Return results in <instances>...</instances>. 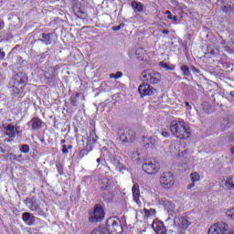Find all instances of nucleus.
I'll use <instances>...</instances> for the list:
<instances>
[{"label": "nucleus", "mask_w": 234, "mask_h": 234, "mask_svg": "<svg viewBox=\"0 0 234 234\" xmlns=\"http://www.w3.org/2000/svg\"><path fill=\"white\" fill-rule=\"evenodd\" d=\"M170 133L178 140L191 138V128L185 122H176L170 125Z\"/></svg>", "instance_id": "1"}, {"label": "nucleus", "mask_w": 234, "mask_h": 234, "mask_svg": "<svg viewBox=\"0 0 234 234\" xmlns=\"http://www.w3.org/2000/svg\"><path fill=\"white\" fill-rule=\"evenodd\" d=\"M14 84L12 89V95L16 96H23V92L25 90V87H27V83L28 81V78L25 73H16L14 78Z\"/></svg>", "instance_id": "2"}, {"label": "nucleus", "mask_w": 234, "mask_h": 234, "mask_svg": "<svg viewBox=\"0 0 234 234\" xmlns=\"http://www.w3.org/2000/svg\"><path fill=\"white\" fill-rule=\"evenodd\" d=\"M142 75L143 80L145 81V83H150V85H157V83L162 81V75L154 69H144Z\"/></svg>", "instance_id": "3"}, {"label": "nucleus", "mask_w": 234, "mask_h": 234, "mask_svg": "<svg viewBox=\"0 0 234 234\" xmlns=\"http://www.w3.org/2000/svg\"><path fill=\"white\" fill-rule=\"evenodd\" d=\"M106 230L110 234H122L123 232V227L120 223V219L113 217L107 219Z\"/></svg>", "instance_id": "4"}, {"label": "nucleus", "mask_w": 234, "mask_h": 234, "mask_svg": "<svg viewBox=\"0 0 234 234\" xmlns=\"http://www.w3.org/2000/svg\"><path fill=\"white\" fill-rule=\"evenodd\" d=\"M159 184L163 189H171L175 186V174L173 172H165L159 178Z\"/></svg>", "instance_id": "5"}, {"label": "nucleus", "mask_w": 234, "mask_h": 234, "mask_svg": "<svg viewBox=\"0 0 234 234\" xmlns=\"http://www.w3.org/2000/svg\"><path fill=\"white\" fill-rule=\"evenodd\" d=\"M143 171L146 175H156L160 171V164L154 159H146L143 164Z\"/></svg>", "instance_id": "6"}, {"label": "nucleus", "mask_w": 234, "mask_h": 234, "mask_svg": "<svg viewBox=\"0 0 234 234\" xmlns=\"http://www.w3.org/2000/svg\"><path fill=\"white\" fill-rule=\"evenodd\" d=\"M105 218V210L101 204H96L93 211L90 212L89 220L90 222H101Z\"/></svg>", "instance_id": "7"}, {"label": "nucleus", "mask_w": 234, "mask_h": 234, "mask_svg": "<svg viewBox=\"0 0 234 234\" xmlns=\"http://www.w3.org/2000/svg\"><path fill=\"white\" fill-rule=\"evenodd\" d=\"M26 206L35 213L36 215H38V217H41V215H44V210L41 208V206L39 205V202L37 199H36L34 197H27L25 200Z\"/></svg>", "instance_id": "8"}, {"label": "nucleus", "mask_w": 234, "mask_h": 234, "mask_svg": "<svg viewBox=\"0 0 234 234\" xmlns=\"http://www.w3.org/2000/svg\"><path fill=\"white\" fill-rule=\"evenodd\" d=\"M135 138L136 133H134L133 130H129L128 132L125 130H120L117 140L119 144H129L131 142H134Z\"/></svg>", "instance_id": "9"}, {"label": "nucleus", "mask_w": 234, "mask_h": 234, "mask_svg": "<svg viewBox=\"0 0 234 234\" xmlns=\"http://www.w3.org/2000/svg\"><path fill=\"white\" fill-rule=\"evenodd\" d=\"M174 226L178 231H186L191 226V222L186 217L180 216L174 218Z\"/></svg>", "instance_id": "10"}, {"label": "nucleus", "mask_w": 234, "mask_h": 234, "mask_svg": "<svg viewBox=\"0 0 234 234\" xmlns=\"http://www.w3.org/2000/svg\"><path fill=\"white\" fill-rule=\"evenodd\" d=\"M228 231V224L224 222L215 223L213 224L209 229L207 234H225Z\"/></svg>", "instance_id": "11"}, {"label": "nucleus", "mask_w": 234, "mask_h": 234, "mask_svg": "<svg viewBox=\"0 0 234 234\" xmlns=\"http://www.w3.org/2000/svg\"><path fill=\"white\" fill-rule=\"evenodd\" d=\"M138 92L141 98H145V96H153L154 94V88H153L149 83H143L138 87Z\"/></svg>", "instance_id": "12"}, {"label": "nucleus", "mask_w": 234, "mask_h": 234, "mask_svg": "<svg viewBox=\"0 0 234 234\" xmlns=\"http://www.w3.org/2000/svg\"><path fill=\"white\" fill-rule=\"evenodd\" d=\"M143 145L144 149H153L158 145V138L151 136H143Z\"/></svg>", "instance_id": "13"}, {"label": "nucleus", "mask_w": 234, "mask_h": 234, "mask_svg": "<svg viewBox=\"0 0 234 234\" xmlns=\"http://www.w3.org/2000/svg\"><path fill=\"white\" fill-rule=\"evenodd\" d=\"M5 136L9 138H16V134H19V126L8 124L5 128Z\"/></svg>", "instance_id": "14"}, {"label": "nucleus", "mask_w": 234, "mask_h": 234, "mask_svg": "<svg viewBox=\"0 0 234 234\" xmlns=\"http://www.w3.org/2000/svg\"><path fill=\"white\" fill-rule=\"evenodd\" d=\"M31 123V131H39L43 127V120L39 117H34L30 122H27V125Z\"/></svg>", "instance_id": "15"}, {"label": "nucleus", "mask_w": 234, "mask_h": 234, "mask_svg": "<svg viewBox=\"0 0 234 234\" xmlns=\"http://www.w3.org/2000/svg\"><path fill=\"white\" fill-rule=\"evenodd\" d=\"M37 219V218H36V216H32V213L30 212H24L22 214L23 222H28V226H34L36 224Z\"/></svg>", "instance_id": "16"}, {"label": "nucleus", "mask_w": 234, "mask_h": 234, "mask_svg": "<svg viewBox=\"0 0 234 234\" xmlns=\"http://www.w3.org/2000/svg\"><path fill=\"white\" fill-rule=\"evenodd\" d=\"M133 197L136 204H140V185L135 183L132 187Z\"/></svg>", "instance_id": "17"}, {"label": "nucleus", "mask_w": 234, "mask_h": 234, "mask_svg": "<svg viewBox=\"0 0 234 234\" xmlns=\"http://www.w3.org/2000/svg\"><path fill=\"white\" fill-rule=\"evenodd\" d=\"M135 54L139 61H147V58H149V55H147V51H145V49L142 48H138Z\"/></svg>", "instance_id": "18"}, {"label": "nucleus", "mask_w": 234, "mask_h": 234, "mask_svg": "<svg viewBox=\"0 0 234 234\" xmlns=\"http://www.w3.org/2000/svg\"><path fill=\"white\" fill-rule=\"evenodd\" d=\"M191 178V184L186 186V189H192V187H195L196 182H200V175L197 172H194L190 174Z\"/></svg>", "instance_id": "19"}, {"label": "nucleus", "mask_w": 234, "mask_h": 234, "mask_svg": "<svg viewBox=\"0 0 234 234\" xmlns=\"http://www.w3.org/2000/svg\"><path fill=\"white\" fill-rule=\"evenodd\" d=\"M42 39H40V41H42V43H45V45H52V37L54 36V34L52 33H42Z\"/></svg>", "instance_id": "20"}, {"label": "nucleus", "mask_w": 234, "mask_h": 234, "mask_svg": "<svg viewBox=\"0 0 234 234\" xmlns=\"http://www.w3.org/2000/svg\"><path fill=\"white\" fill-rule=\"evenodd\" d=\"M161 205L167 209V211H175V204L173 202L167 200V199H163L160 201Z\"/></svg>", "instance_id": "21"}, {"label": "nucleus", "mask_w": 234, "mask_h": 234, "mask_svg": "<svg viewBox=\"0 0 234 234\" xmlns=\"http://www.w3.org/2000/svg\"><path fill=\"white\" fill-rule=\"evenodd\" d=\"M131 6L135 12H144V4L141 2L132 1Z\"/></svg>", "instance_id": "22"}, {"label": "nucleus", "mask_w": 234, "mask_h": 234, "mask_svg": "<svg viewBox=\"0 0 234 234\" xmlns=\"http://www.w3.org/2000/svg\"><path fill=\"white\" fill-rule=\"evenodd\" d=\"M101 185L100 189L101 191H107L109 189V187L111 186V181L109 180V178H102L101 179Z\"/></svg>", "instance_id": "23"}, {"label": "nucleus", "mask_w": 234, "mask_h": 234, "mask_svg": "<svg viewBox=\"0 0 234 234\" xmlns=\"http://www.w3.org/2000/svg\"><path fill=\"white\" fill-rule=\"evenodd\" d=\"M78 98H80V92H75L69 97V102L72 107H78Z\"/></svg>", "instance_id": "24"}, {"label": "nucleus", "mask_w": 234, "mask_h": 234, "mask_svg": "<svg viewBox=\"0 0 234 234\" xmlns=\"http://www.w3.org/2000/svg\"><path fill=\"white\" fill-rule=\"evenodd\" d=\"M152 228L154 231H158V229H164L165 226L164 225V222H160L158 220H154L152 224Z\"/></svg>", "instance_id": "25"}, {"label": "nucleus", "mask_w": 234, "mask_h": 234, "mask_svg": "<svg viewBox=\"0 0 234 234\" xmlns=\"http://www.w3.org/2000/svg\"><path fill=\"white\" fill-rule=\"evenodd\" d=\"M144 217H146V218H149L150 217H154V215H156V209L154 208H144Z\"/></svg>", "instance_id": "26"}, {"label": "nucleus", "mask_w": 234, "mask_h": 234, "mask_svg": "<svg viewBox=\"0 0 234 234\" xmlns=\"http://www.w3.org/2000/svg\"><path fill=\"white\" fill-rule=\"evenodd\" d=\"M180 69L183 72V76H191V70H189V67L187 65H182Z\"/></svg>", "instance_id": "27"}, {"label": "nucleus", "mask_w": 234, "mask_h": 234, "mask_svg": "<svg viewBox=\"0 0 234 234\" xmlns=\"http://www.w3.org/2000/svg\"><path fill=\"white\" fill-rule=\"evenodd\" d=\"M55 165H56V168L58 170V175L60 176H63V175H64L63 164L57 162Z\"/></svg>", "instance_id": "28"}, {"label": "nucleus", "mask_w": 234, "mask_h": 234, "mask_svg": "<svg viewBox=\"0 0 234 234\" xmlns=\"http://www.w3.org/2000/svg\"><path fill=\"white\" fill-rule=\"evenodd\" d=\"M54 78H56L54 72H52V74L48 73V71L45 73V79L48 80L49 85L52 83Z\"/></svg>", "instance_id": "29"}, {"label": "nucleus", "mask_w": 234, "mask_h": 234, "mask_svg": "<svg viewBox=\"0 0 234 234\" xmlns=\"http://www.w3.org/2000/svg\"><path fill=\"white\" fill-rule=\"evenodd\" d=\"M225 186H227L229 189H234L233 177H228L225 181Z\"/></svg>", "instance_id": "30"}, {"label": "nucleus", "mask_w": 234, "mask_h": 234, "mask_svg": "<svg viewBox=\"0 0 234 234\" xmlns=\"http://www.w3.org/2000/svg\"><path fill=\"white\" fill-rule=\"evenodd\" d=\"M19 149L20 152L24 153L25 154L30 153V146L28 144H22Z\"/></svg>", "instance_id": "31"}, {"label": "nucleus", "mask_w": 234, "mask_h": 234, "mask_svg": "<svg viewBox=\"0 0 234 234\" xmlns=\"http://www.w3.org/2000/svg\"><path fill=\"white\" fill-rule=\"evenodd\" d=\"M72 149V144L67 146V144L62 145V154H69V150Z\"/></svg>", "instance_id": "32"}, {"label": "nucleus", "mask_w": 234, "mask_h": 234, "mask_svg": "<svg viewBox=\"0 0 234 234\" xmlns=\"http://www.w3.org/2000/svg\"><path fill=\"white\" fill-rule=\"evenodd\" d=\"M7 158H8L9 162H16V160H17V155H16V154H14V153H10V154L7 155Z\"/></svg>", "instance_id": "33"}, {"label": "nucleus", "mask_w": 234, "mask_h": 234, "mask_svg": "<svg viewBox=\"0 0 234 234\" xmlns=\"http://www.w3.org/2000/svg\"><path fill=\"white\" fill-rule=\"evenodd\" d=\"M90 152H88L86 150V148H83L82 150L80 151L79 153V158H83L84 156H87V154H89Z\"/></svg>", "instance_id": "34"}, {"label": "nucleus", "mask_w": 234, "mask_h": 234, "mask_svg": "<svg viewBox=\"0 0 234 234\" xmlns=\"http://www.w3.org/2000/svg\"><path fill=\"white\" fill-rule=\"evenodd\" d=\"M125 27V23H121L119 26H114L112 27V30L113 32H118V30H120L121 28Z\"/></svg>", "instance_id": "35"}, {"label": "nucleus", "mask_w": 234, "mask_h": 234, "mask_svg": "<svg viewBox=\"0 0 234 234\" xmlns=\"http://www.w3.org/2000/svg\"><path fill=\"white\" fill-rule=\"evenodd\" d=\"M227 217H230L234 220V208H229L226 211Z\"/></svg>", "instance_id": "36"}, {"label": "nucleus", "mask_w": 234, "mask_h": 234, "mask_svg": "<svg viewBox=\"0 0 234 234\" xmlns=\"http://www.w3.org/2000/svg\"><path fill=\"white\" fill-rule=\"evenodd\" d=\"M84 149H86L88 153H90V151H92V143L90 142V140L87 142L86 147Z\"/></svg>", "instance_id": "37"}, {"label": "nucleus", "mask_w": 234, "mask_h": 234, "mask_svg": "<svg viewBox=\"0 0 234 234\" xmlns=\"http://www.w3.org/2000/svg\"><path fill=\"white\" fill-rule=\"evenodd\" d=\"M91 234H105V230L103 229H95Z\"/></svg>", "instance_id": "38"}, {"label": "nucleus", "mask_w": 234, "mask_h": 234, "mask_svg": "<svg viewBox=\"0 0 234 234\" xmlns=\"http://www.w3.org/2000/svg\"><path fill=\"white\" fill-rule=\"evenodd\" d=\"M156 234H167V229H165V227H164L161 229H158L155 231Z\"/></svg>", "instance_id": "39"}, {"label": "nucleus", "mask_w": 234, "mask_h": 234, "mask_svg": "<svg viewBox=\"0 0 234 234\" xmlns=\"http://www.w3.org/2000/svg\"><path fill=\"white\" fill-rule=\"evenodd\" d=\"M16 162H19V164H23V162H25V159L23 158V154H18L16 156Z\"/></svg>", "instance_id": "40"}, {"label": "nucleus", "mask_w": 234, "mask_h": 234, "mask_svg": "<svg viewBox=\"0 0 234 234\" xmlns=\"http://www.w3.org/2000/svg\"><path fill=\"white\" fill-rule=\"evenodd\" d=\"M165 69H166V70H175V65H165Z\"/></svg>", "instance_id": "41"}, {"label": "nucleus", "mask_w": 234, "mask_h": 234, "mask_svg": "<svg viewBox=\"0 0 234 234\" xmlns=\"http://www.w3.org/2000/svg\"><path fill=\"white\" fill-rule=\"evenodd\" d=\"M161 135L163 138H169V136H171V133H169V132H162Z\"/></svg>", "instance_id": "42"}, {"label": "nucleus", "mask_w": 234, "mask_h": 234, "mask_svg": "<svg viewBox=\"0 0 234 234\" xmlns=\"http://www.w3.org/2000/svg\"><path fill=\"white\" fill-rule=\"evenodd\" d=\"M165 16H167V19H173V14L171 13V11H165Z\"/></svg>", "instance_id": "43"}, {"label": "nucleus", "mask_w": 234, "mask_h": 234, "mask_svg": "<svg viewBox=\"0 0 234 234\" xmlns=\"http://www.w3.org/2000/svg\"><path fill=\"white\" fill-rule=\"evenodd\" d=\"M122 76H123V73H122V71H117L115 73L114 79L119 80V78H122Z\"/></svg>", "instance_id": "44"}, {"label": "nucleus", "mask_w": 234, "mask_h": 234, "mask_svg": "<svg viewBox=\"0 0 234 234\" xmlns=\"http://www.w3.org/2000/svg\"><path fill=\"white\" fill-rule=\"evenodd\" d=\"M5 56H6V53H5V51H3L0 48V60L5 59Z\"/></svg>", "instance_id": "45"}, {"label": "nucleus", "mask_w": 234, "mask_h": 234, "mask_svg": "<svg viewBox=\"0 0 234 234\" xmlns=\"http://www.w3.org/2000/svg\"><path fill=\"white\" fill-rule=\"evenodd\" d=\"M5 28V21L0 20V30H3Z\"/></svg>", "instance_id": "46"}, {"label": "nucleus", "mask_w": 234, "mask_h": 234, "mask_svg": "<svg viewBox=\"0 0 234 234\" xmlns=\"http://www.w3.org/2000/svg\"><path fill=\"white\" fill-rule=\"evenodd\" d=\"M172 21H178V17L176 16H172L171 18Z\"/></svg>", "instance_id": "47"}, {"label": "nucleus", "mask_w": 234, "mask_h": 234, "mask_svg": "<svg viewBox=\"0 0 234 234\" xmlns=\"http://www.w3.org/2000/svg\"><path fill=\"white\" fill-rule=\"evenodd\" d=\"M162 34H169V31L167 29H163Z\"/></svg>", "instance_id": "48"}, {"label": "nucleus", "mask_w": 234, "mask_h": 234, "mask_svg": "<svg viewBox=\"0 0 234 234\" xmlns=\"http://www.w3.org/2000/svg\"><path fill=\"white\" fill-rule=\"evenodd\" d=\"M100 162H101V158H97V163H98L97 167H100Z\"/></svg>", "instance_id": "49"}, {"label": "nucleus", "mask_w": 234, "mask_h": 234, "mask_svg": "<svg viewBox=\"0 0 234 234\" xmlns=\"http://www.w3.org/2000/svg\"><path fill=\"white\" fill-rule=\"evenodd\" d=\"M223 234H234V231H233V230H230V231L225 232V233H223Z\"/></svg>", "instance_id": "50"}, {"label": "nucleus", "mask_w": 234, "mask_h": 234, "mask_svg": "<svg viewBox=\"0 0 234 234\" xmlns=\"http://www.w3.org/2000/svg\"><path fill=\"white\" fill-rule=\"evenodd\" d=\"M230 153H231V154H234V147L233 146L230 148Z\"/></svg>", "instance_id": "51"}, {"label": "nucleus", "mask_w": 234, "mask_h": 234, "mask_svg": "<svg viewBox=\"0 0 234 234\" xmlns=\"http://www.w3.org/2000/svg\"><path fill=\"white\" fill-rule=\"evenodd\" d=\"M186 107H191V105L189 104V102H185Z\"/></svg>", "instance_id": "52"}, {"label": "nucleus", "mask_w": 234, "mask_h": 234, "mask_svg": "<svg viewBox=\"0 0 234 234\" xmlns=\"http://www.w3.org/2000/svg\"><path fill=\"white\" fill-rule=\"evenodd\" d=\"M6 142H14V138L6 139Z\"/></svg>", "instance_id": "53"}, {"label": "nucleus", "mask_w": 234, "mask_h": 234, "mask_svg": "<svg viewBox=\"0 0 234 234\" xmlns=\"http://www.w3.org/2000/svg\"><path fill=\"white\" fill-rule=\"evenodd\" d=\"M192 70H194V72H195V71H197V68H196L195 66H193V67H192Z\"/></svg>", "instance_id": "54"}, {"label": "nucleus", "mask_w": 234, "mask_h": 234, "mask_svg": "<svg viewBox=\"0 0 234 234\" xmlns=\"http://www.w3.org/2000/svg\"><path fill=\"white\" fill-rule=\"evenodd\" d=\"M114 76H115L114 73L110 74V78H114Z\"/></svg>", "instance_id": "55"}, {"label": "nucleus", "mask_w": 234, "mask_h": 234, "mask_svg": "<svg viewBox=\"0 0 234 234\" xmlns=\"http://www.w3.org/2000/svg\"><path fill=\"white\" fill-rule=\"evenodd\" d=\"M65 139H62L61 141H60V144H65Z\"/></svg>", "instance_id": "56"}]
</instances>
